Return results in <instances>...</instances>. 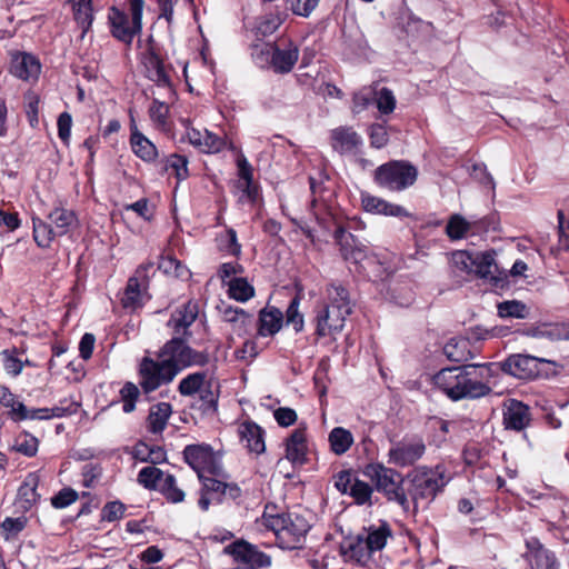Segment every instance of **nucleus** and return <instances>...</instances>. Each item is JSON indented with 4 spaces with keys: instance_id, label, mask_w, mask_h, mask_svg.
Wrapping results in <instances>:
<instances>
[{
    "instance_id": "1",
    "label": "nucleus",
    "mask_w": 569,
    "mask_h": 569,
    "mask_svg": "<svg viewBox=\"0 0 569 569\" xmlns=\"http://www.w3.org/2000/svg\"><path fill=\"white\" fill-rule=\"evenodd\" d=\"M495 363H468L447 367L433 377V385L450 400L479 399L492 391L490 380L495 376Z\"/></svg>"
},
{
    "instance_id": "2",
    "label": "nucleus",
    "mask_w": 569,
    "mask_h": 569,
    "mask_svg": "<svg viewBox=\"0 0 569 569\" xmlns=\"http://www.w3.org/2000/svg\"><path fill=\"white\" fill-rule=\"evenodd\" d=\"M443 466L435 467L421 465L406 473L408 485L406 492L413 512H418L420 507L428 508L435 499L443 492L449 483Z\"/></svg>"
},
{
    "instance_id": "3",
    "label": "nucleus",
    "mask_w": 569,
    "mask_h": 569,
    "mask_svg": "<svg viewBox=\"0 0 569 569\" xmlns=\"http://www.w3.org/2000/svg\"><path fill=\"white\" fill-rule=\"evenodd\" d=\"M363 475L370 479L375 489L382 493L388 501L396 502L405 511H409L410 501L403 488L406 475L403 476L398 470L379 462L368 463L363 469Z\"/></svg>"
},
{
    "instance_id": "4",
    "label": "nucleus",
    "mask_w": 569,
    "mask_h": 569,
    "mask_svg": "<svg viewBox=\"0 0 569 569\" xmlns=\"http://www.w3.org/2000/svg\"><path fill=\"white\" fill-rule=\"evenodd\" d=\"M263 518L266 527L276 533L283 549L300 548L311 528L309 521L302 515L296 512L264 515Z\"/></svg>"
},
{
    "instance_id": "5",
    "label": "nucleus",
    "mask_w": 569,
    "mask_h": 569,
    "mask_svg": "<svg viewBox=\"0 0 569 569\" xmlns=\"http://www.w3.org/2000/svg\"><path fill=\"white\" fill-rule=\"evenodd\" d=\"M418 169L406 160H391L379 166L373 172L377 186L388 191L400 192L413 186Z\"/></svg>"
},
{
    "instance_id": "6",
    "label": "nucleus",
    "mask_w": 569,
    "mask_h": 569,
    "mask_svg": "<svg viewBox=\"0 0 569 569\" xmlns=\"http://www.w3.org/2000/svg\"><path fill=\"white\" fill-rule=\"evenodd\" d=\"M143 6V0H130L131 19L118 8H110L108 20L112 37L126 44H131L134 36L142 30Z\"/></svg>"
},
{
    "instance_id": "7",
    "label": "nucleus",
    "mask_w": 569,
    "mask_h": 569,
    "mask_svg": "<svg viewBox=\"0 0 569 569\" xmlns=\"http://www.w3.org/2000/svg\"><path fill=\"white\" fill-rule=\"evenodd\" d=\"M141 63L147 79L157 87L173 92L172 74L174 68L171 63H166L160 47L152 37L148 39L147 48L141 54Z\"/></svg>"
},
{
    "instance_id": "8",
    "label": "nucleus",
    "mask_w": 569,
    "mask_h": 569,
    "mask_svg": "<svg viewBox=\"0 0 569 569\" xmlns=\"http://www.w3.org/2000/svg\"><path fill=\"white\" fill-rule=\"evenodd\" d=\"M179 373V368L162 358L154 360L144 357L139 367L140 387L144 393L157 390L162 385H168Z\"/></svg>"
},
{
    "instance_id": "9",
    "label": "nucleus",
    "mask_w": 569,
    "mask_h": 569,
    "mask_svg": "<svg viewBox=\"0 0 569 569\" xmlns=\"http://www.w3.org/2000/svg\"><path fill=\"white\" fill-rule=\"evenodd\" d=\"M183 460L188 463L198 475L208 472L212 476H222L223 468L217 460L214 451L210 445L194 443L188 445L183 449Z\"/></svg>"
},
{
    "instance_id": "10",
    "label": "nucleus",
    "mask_w": 569,
    "mask_h": 569,
    "mask_svg": "<svg viewBox=\"0 0 569 569\" xmlns=\"http://www.w3.org/2000/svg\"><path fill=\"white\" fill-rule=\"evenodd\" d=\"M426 451L427 447L421 437H405L389 449L388 462L399 468H415V465L425 456Z\"/></svg>"
},
{
    "instance_id": "11",
    "label": "nucleus",
    "mask_w": 569,
    "mask_h": 569,
    "mask_svg": "<svg viewBox=\"0 0 569 569\" xmlns=\"http://www.w3.org/2000/svg\"><path fill=\"white\" fill-rule=\"evenodd\" d=\"M340 307L339 310L330 308L326 305H319L315 308L313 323L316 326V336L323 338L327 336H336L345 328L348 316V309Z\"/></svg>"
},
{
    "instance_id": "12",
    "label": "nucleus",
    "mask_w": 569,
    "mask_h": 569,
    "mask_svg": "<svg viewBox=\"0 0 569 569\" xmlns=\"http://www.w3.org/2000/svg\"><path fill=\"white\" fill-rule=\"evenodd\" d=\"M473 260L471 274L486 280L493 288L502 289L507 284L508 276L499 269L493 252H475Z\"/></svg>"
},
{
    "instance_id": "13",
    "label": "nucleus",
    "mask_w": 569,
    "mask_h": 569,
    "mask_svg": "<svg viewBox=\"0 0 569 569\" xmlns=\"http://www.w3.org/2000/svg\"><path fill=\"white\" fill-rule=\"evenodd\" d=\"M224 552L232 556L236 562L253 569L268 568L271 565L270 556L244 540H237L227 546Z\"/></svg>"
},
{
    "instance_id": "14",
    "label": "nucleus",
    "mask_w": 569,
    "mask_h": 569,
    "mask_svg": "<svg viewBox=\"0 0 569 569\" xmlns=\"http://www.w3.org/2000/svg\"><path fill=\"white\" fill-rule=\"evenodd\" d=\"M542 358L529 355H511L505 361L498 363L501 371L518 379H532L539 375V363Z\"/></svg>"
},
{
    "instance_id": "15",
    "label": "nucleus",
    "mask_w": 569,
    "mask_h": 569,
    "mask_svg": "<svg viewBox=\"0 0 569 569\" xmlns=\"http://www.w3.org/2000/svg\"><path fill=\"white\" fill-rule=\"evenodd\" d=\"M333 238L340 247L341 256L346 261L359 264L363 260L371 259L370 249L360 242L352 233L339 226L335 230Z\"/></svg>"
},
{
    "instance_id": "16",
    "label": "nucleus",
    "mask_w": 569,
    "mask_h": 569,
    "mask_svg": "<svg viewBox=\"0 0 569 569\" xmlns=\"http://www.w3.org/2000/svg\"><path fill=\"white\" fill-rule=\"evenodd\" d=\"M286 458L293 466H303L308 458L307 427L301 425L286 439Z\"/></svg>"
},
{
    "instance_id": "17",
    "label": "nucleus",
    "mask_w": 569,
    "mask_h": 569,
    "mask_svg": "<svg viewBox=\"0 0 569 569\" xmlns=\"http://www.w3.org/2000/svg\"><path fill=\"white\" fill-rule=\"evenodd\" d=\"M198 315V302L189 300L171 313L168 326L172 328L176 335L190 336L189 328L196 321Z\"/></svg>"
},
{
    "instance_id": "18",
    "label": "nucleus",
    "mask_w": 569,
    "mask_h": 569,
    "mask_svg": "<svg viewBox=\"0 0 569 569\" xmlns=\"http://www.w3.org/2000/svg\"><path fill=\"white\" fill-rule=\"evenodd\" d=\"M199 480L201 489L198 506L202 511H207L211 503L223 502L224 481L204 475H200Z\"/></svg>"
},
{
    "instance_id": "19",
    "label": "nucleus",
    "mask_w": 569,
    "mask_h": 569,
    "mask_svg": "<svg viewBox=\"0 0 569 569\" xmlns=\"http://www.w3.org/2000/svg\"><path fill=\"white\" fill-rule=\"evenodd\" d=\"M238 433L249 452L261 455L266 451L264 430L254 421L242 422L238 428Z\"/></svg>"
},
{
    "instance_id": "20",
    "label": "nucleus",
    "mask_w": 569,
    "mask_h": 569,
    "mask_svg": "<svg viewBox=\"0 0 569 569\" xmlns=\"http://www.w3.org/2000/svg\"><path fill=\"white\" fill-rule=\"evenodd\" d=\"M184 337L177 335L162 347L160 352V358L166 362L176 365L179 372L186 368V361L190 356V347L187 345Z\"/></svg>"
},
{
    "instance_id": "21",
    "label": "nucleus",
    "mask_w": 569,
    "mask_h": 569,
    "mask_svg": "<svg viewBox=\"0 0 569 569\" xmlns=\"http://www.w3.org/2000/svg\"><path fill=\"white\" fill-rule=\"evenodd\" d=\"M529 407L518 400H510L503 410V426L508 430L521 431L529 426Z\"/></svg>"
},
{
    "instance_id": "22",
    "label": "nucleus",
    "mask_w": 569,
    "mask_h": 569,
    "mask_svg": "<svg viewBox=\"0 0 569 569\" xmlns=\"http://www.w3.org/2000/svg\"><path fill=\"white\" fill-rule=\"evenodd\" d=\"M361 203L365 211L370 213L397 218L409 217V212L402 206L388 202L382 198L369 193L361 196Z\"/></svg>"
},
{
    "instance_id": "23",
    "label": "nucleus",
    "mask_w": 569,
    "mask_h": 569,
    "mask_svg": "<svg viewBox=\"0 0 569 569\" xmlns=\"http://www.w3.org/2000/svg\"><path fill=\"white\" fill-rule=\"evenodd\" d=\"M283 313L277 307H266L259 311L258 335L272 337L278 333L283 325Z\"/></svg>"
},
{
    "instance_id": "24",
    "label": "nucleus",
    "mask_w": 569,
    "mask_h": 569,
    "mask_svg": "<svg viewBox=\"0 0 569 569\" xmlns=\"http://www.w3.org/2000/svg\"><path fill=\"white\" fill-rule=\"evenodd\" d=\"M130 144L133 153L144 162H154L159 157L157 147L138 130L133 120L131 123Z\"/></svg>"
},
{
    "instance_id": "25",
    "label": "nucleus",
    "mask_w": 569,
    "mask_h": 569,
    "mask_svg": "<svg viewBox=\"0 0 569 569\" xmlns=\"http://www.w3.org/2000/svg\"><path fill=\"white\" fill-rule=\"evenodd\" d=\"M298 58L299 49L292 42H289L284 48L274 44L270 67L278 73H288L293 69Z\"/></svg>"
},
{
    "instance_id": "26",
    "label": "nucleus",
    "mask_w": 569,
    "mask_h": 569,
    "mask_svg": "<svg viewBox=\"0 0 569 569\" xmlns=\"http://www.w3.org/2000/svg\"><path fill=\"white\" fill-rule=\"evenodd\" d=\"M40 482V477L37 472H29L23 482L20 485L17 495V503L23 511H28L40 499L37 489Z\"/></svg>"
},
{
    "instance_id": "27",
    "label": "nucleus",
    "mask_w": 569,
    "mask_h": 569,
    "mask_svg": "<svg viewBox=\"0 0 569 569\" xmlns=\"http://www.w3.org/2000/svg\"><path fill=\"white\" fill-rule=\"evenodd\" d=\"M221 317L224 322H228L232 327V331L239 337L244 336L249 332L252 325L253 317L242 308L226 306L220 309Z\"/></svg>"
},
{
    "instance_id": "28",
    "label": "nucleus",
    "mask_w": 569,
    "mask_h": 569,
    "mask_svg": "<svg viewBox=\"0 0 569 569\" xmlns=\"http://www.w3.org/2000/svg\"><path fill=\"white\" fill-rule=\"evenodd\" d=\"M41 70L39 60L30 53H20L12 59L11 73L19 79H37Z\"/></svg>"
},
{
    "instance_id": "29",
    "label": "nucleus",
    "mask_w": 569,
    "mask_h": 569,
    "mask_svg": "<svg viewBox=\"0 0 569 569\" xmlns=\"http://www.w3.org/2000/svg\"><path fill=\"white\" fill-rule=\"evenodd\" d=\"M363 538L367 545V549L373 555L377 551L382 550L388 539L392 536V530L387 521H381L379 526L371 525L368 528H363Z\"/></svg>"
},
{
    "instance_id": "30",
    "label": "nucleus",
    "mask_w": 569,
    "mask_h": 569,
    "mask_svg": "<svg viewBox=\"0 0 569 569\" xmlns=\"http://www.w3.org/2000/svg\"><path fill=\"white\" fill-rule=\"evenodd\" d=\"M341 553L349 560L357 563H366L371 558V552L367 549L363 533L357 535L355 538H349L341 543Z\"/></svg>"
},
{
    "instance_id": "31",
    "label": "nucleus",
    "mask_w": 569,
    "mask_h": 569,
    "mask_svg": "<svg viewBox=\"0 0 569 569\" xmlns=\"http://www.w3.org/2000/svg\"><path fill=\"white\" fill-rule=\"evenodd\" d=\"M470 340L465 337L450 338L443 346V355L453 362H467L473 358Z\"/></svg>"
},
{
    "instance_id": "32",
    "label": "nucleus",
    "mask_w": 569,
    "mask_h": 569,
    "mask_svg": "<svg viewBox=\"0 0 569 569\" xmlns=\"http://www.w3.org/2000/svg\"><path fill=\"white\" fill-rule=\"evenodd\" d=\"M50 224L52 226L58 237L67 234L73 227L77 226V217L72 210L66 208H56L49 216Z\"/></svg>"
},
{
    "instance_id": "33",
    "label": "nucleus",
    "mask_w": 569,
    "mask_h": 569,
    "mask_svg": "<svg viewBox=\"0 0 569 569\" xmlns=\"http://www.w3.org/2000/svg\"><path fill=\"white\" fill-rule=\"evenodd\" d=\"M332 147L340 153L350 152L361 143L359 134L351 128H337L331 132Z\"/></svg>"
},
{
    "instance_id": "34",
    "label": "nucleus",
    "mask_w": 569,
    "mask_h": 569,
    "mask_svg": "<svg viewBox=\"0 0 569 569\" xmlns=\"http://www.w3.org/2000/svg\"><path fill=\"white\" fill-rule=\"evenodd\" d=\"M171 412L172 408L168 402H159L152 406L148 416L149 431L152 433L162 432L167 427Z\"/></svg>"
},
{
    "instance_id": "35",
    "label": "nucleus",
    "mask_w": 569,
    "mask_h": 569,
    "mask_svg": "<svg viewBox=\"0 0 569 569\" xmlns=\"http://www.w3.org/2000/svg\"><path fill=\"white\" fill-rule=\"evenodd\" d=\"M133 457L141 462H149L151 465H159L167 460V453L162 447H150L142 441L134 446Z\"/></svg>"
},
{
    "instance_id": "36",
    "label": "nucleus",
    "mask_w": 569,
    "mask_h": 569,
    "mask_svg": "<svg viewBox=\"0 0 569 569\" xmlns=\"http://www.w3.org/2000/svg\"><path fill=\"white\" fill-rule=\"evenodd\" d=\"M328 441L331 451L337 456H342L351 448L355 440L352 433L349 430L342 427H335L329 432Z\"/></svg>"
},
{
    "instance_id": "37",
    "label": "nucleus",
    "mask_w": 569,
    "mask_h": 569,
    "mask_svg": "<svg viewBox=\"0 0 569 569\" xmlns=\"http://www.w3.org/2000/svg\"><path fill=\"white\" fill-rule=\"evenodd\" d=\"M227 284L229 297L239 302H246L254 296V288L248 282L246 278H231Z\"/></svg>"
},
{
    "instance_id": "38",
    "label": "nucleus",
    "mask_w": 569,
    "mask_h": 569,
    "mask_svg": "<svg viewBox=\"0 0 569 569\" xmlns=\"http://www.w3.org/2000/svg\"><path fill=\"white\" fill-rule=\"evenodd\" d=\"M328 302L326 306L339 310L340 307L348 309V313L352 312V305L349 298L348 290L341 286L332 283L327 288Z\"/></svg>"
},
{
    "instance_id": "39",
    "label": "nucleus",
    "mask_w": 569,
    "mask_h": 569,
    "mask_svg": "<svg viewBox=\"0 0 569 569\" xmlns=\"http://www.w3.org/2000/svg\"><path fill=\"white\" fill-rule=\"evenodd\" d=\"M73 2V12L77 23L82 28V37L91 27L93 13L91 0H71Z\"/></svg>"
},
{
    "instance_id": "40",
    "label": "nucleus",
    "mask_w": 569,
    "mask_h": 569,
    "mask_svg": "<svg viewBox=\"0 0 569 569\" xmlns=\"http://www.w3.org/2000/svg\"><path fill=\"white\" fill-rule=\"evenodd\" d=\"M33 239L41 248H49L52 240L58 237L50 223L42 221L40 218H33Z\"/></svg>"
},
{
    "instance_id": "41",
    "label": "nucleus",
    "mask_w": 569,
    "mask_h": 569,
    "mask_svg": "<svg viewBox=\"0 0 569 569\" xmlns=\"http://www.w3.org/2000/svg\"><path fill=\"white\" fill-rule=\"evenodd\" d=\"M301 297L297 293L289 302L286 310V323L292 326L296 333H299L305 328V317L299 311Z\"/></svg>"
},
{
    "instance_id": "42",
    "label": "nucleus",
    "mask_w": 569,
    "mask_h": 569,
    "mask_svg": "<svg viewBox=\"0 0 569 569\" xmlns=\"http://www.w3.org/2000/svg\"><path fill=\"white\" fill-rule=\"evenodd\" d=\"M140 278L133 276L129 278L124 295L122 298V305L124 308L134 309L141 305V283Z\"/></svg>"
},
{
    "instance_id": "43",
    "label": "nucleus",
    "mask_w": 569,
    "mask_h": 569,
    "mask_svg": "<svg viewBox=\"0 0 569 569\" xmlns=\"http://www.w3.org/2000/svg\"><path fill=\"white\" fill-rule=\"evenodd\" d=\"M372 492L373 488L369 483L359 479H355L348 495H350L353 498L355 503L359 506H372Z\"/></svg>"
},
{
    "instance_id": "44",
    "label": "nucleus",
    "mask_w": 569,
    "mask_h": 569,
    "mask_svg": "<svg viewBox=\"0 0 569 569\" xmlns=\"http://www.w3.org/2000/svg\"><path fill=\"white\" fill-rule=\"evenodd\" d=\"M206 372H194L183 378L178 387L180 395L192 396L202 389V385L206 380Z\"/></svg>"
},
{
    "instance_id": "45",
    "label": "nucleus",
    "mask_w": 569,
    "mask_h": 569,
    "mask_svg": "<svg viewBox=\"0 0 569 569\" xmlns=\"http://www.w3.org/2000/svg\"><path fill=\"white\" fill-rule=\"evenodd\" d=\"M163 170L171 169L178 180H184L188 177V159L184 156L172 153L163 161Z\"/></svg>"
},
{
    "instance_id": "46",
    "label": "nucleus",
    "mask_w": 569,
    "mask_h": 569,
    "mask_svg": "<svg viewBox=\"0 0 569 569\" xmlns=\"http://www.w3.org/2000/svg\"><path fill=\"white\" fill-rule=\"evenodd\" d=\"M498 315L501 318L523 319L528 315L527 306L518 300L503 301L498 305Z\"/></svg>"
},
{
    "instance_id": "47",
    "label": "nucleus",
    "mask_w": 569,
    "mask_h": 569,
    "mask_svg": "<svg viewBox=\"0 0 569 569\" xmlns=\"http://www.w3.org/2000/svg\"><path fill=\"white\" fill-rule=\"evenodd\" d=\"M160 490L166 499L172 503L181 502L184 499V492L177 486V480L171 473L164 476Z\"/></svg>"
},
{
    "instance_id": "48",
    "label": "nucleus",
    "mask_w": 569,
    "mask_h": 569,
    "mask_svg": "<svg viewBox=\"0 0 569 569\" xmlns=\"http://www.w3.org/2000/svg\"><path fill=\"white\" fill-rule=\"evenodd\" d=\"M535 565L531 569H559L560 563L558 562L556 555L539 546L533 553Z\"/></svg>"
},
{
    "instance_id": "49",
    "label": "nucleus",
    "mask_w": 569,
    "mask_h": 569,
    "mask_svg": "<svg viewBox=\"0 0 569 569\" xmlns=\"http://www.w3.org/2000/svg\"><path fill=\"white\" fill-rule=\"evenodd\" d=\"M164 478L162 470L156 467V465L142 468L138 473V482L146 489H156L158 482Z\"/></svg>"
},
{
    "instance_id": "50",
    "label": "nucleus",
    "mask_w": 569,
    "mask_h": 569,
    "mask_svg": "<svg viewBox=\"0 0 569 569\" xmlns=\"http://www.w3.org/2000/svg\"><path fill=\"white\" fill-rule=\"evenodd\" d=\"M158 269L164 274L176 278H184L189 274V270L179 260L170 256L160 258Z\"/></svg>"
},
{
    "instance_id": "51",
    "label": "nucleus",
    "mask_w": 569,
    "mask_h": 569,
    "mask_svg": "<svg viewBox=\"0 0 569 569\" xmlns=\"http://www.w3.org/2000/svg\"><path fill=\"white\" fill-rule=\"evenodd\" d=\"M194 407L204 415L214 413L218 407V395L210 387L202 388L199 391V399Z\"/></svg>"
},
{
    "instance_id": "52",
    "label": "nucleus",
    "mask_w": 569,
    "mask_h": 569,
    "mask_svg": "<svg viewBox=\"0 0 569 569\" xmlns=\"http://www.w3.org/2000/svg\"><path fill=\"white\" fill-rule=\"evenodd\" d=\"M274 44L272 43H256L251 48V57L257 66L260 68L270 67L272 60Z\"/></svg>"
},
{
    "instance_id": "53",
    "label": "nucleus",
    "mask_w": 569,
    "mask_h": 569,
    "mask_svg": "<svg viewBox=\"0 0 569 569\" xmlns=\"http://www.w3.org/2000/svg\"><path fill=\"white\" fill-rule=\"evenodd\" d=\"M375 102L381 114H389L393 112L396 108L395 94L386 87L375 92Z\"/></svg>"
},
{
    "instance_id": "54",
    "label": "nucleus",
    "mask_w": 569,
    "mask_h": 569,
    "mask_svg": "<svg viewBox=\"0 0 569 569\" xmlns=\"http://www.w3.org/2000/svg\"><path fill=\"white\" fill-rule=\"evenodd\" d=\"M140 390L133 382H126L120 389V397L123 402L122 410L126 413H130L136 409V402L139 398Z\"/></svg>"
},
{
    "instance_id": "55",
    "label": "nucleus",
    "mask_w": 569,
    "mask_h": 569,
    "mask_svg": "<svg viewBox=\"0 0 569 569\" xmlns=\"http://www.w3.org/2000/svg\"><path fill=\"white\" fill-rule=\"evenodd\" d=\"M469 229V223L459 214L450 218L446 227V233L451 240L461 239Z\"/></svg>"
},
{
    "instance_id": "56",
    "label": "nucleus",
    "mask_w": 569,
    "mask_h": 569,
    "mask_svg": "<svg viewBox=\"0 0 569 569\" xmlns=\"http://www.w3.org/2000/svg\"><path fill=\"white\" fill-rule=\"evenodd\" d=\"M38 445H39V441L36 437L24 433V435H20L16 439V443H14L13 448L18 452H20L27 457H33V456H36V453L38 451Z\"/></svg>"
},
{
    "instance_id": "57",
    "label": "nucleus",
    "mask_w": 569,
    "mask_h": 569,
    "mask_svg": "<svg viewBox=\"0 0 569 569\" xmlns=\"http://www.w3.org/2000/svg\"><path fill=\"white\" fill-rule=\"evenodd\" d=\"M371 147L376 149L383 148L389 141V134L382 123H373L368 129Z\"/></svg>"
},
{
    "instance_id": "58",
    "label": "nucleus",
    "mask_w": 569,
    "mask_h": 569,
    "mask_svg": "<svg viewBox=\"0 0 569 569\" xmlns=\"http://www.w3.org/2000/svg\"><path fill=\"white\" fill-rule=\"evenodd\" d=\"M473 257L475 252L456 251L452 253L451 262L457 270L471 274L472 266H475Z\"/></svg>"
},
{
    "instance_id": "59",
    "label": "nucleus",
    "mask_w": 569,
    "mask_h": 569,
    "mask_svg": "<svg viewBox=\"0 0 569 569\" xmlns=\"http://www.w3.org/2000/svg\"><path fill=\"white\" fill-rule=\"evenodd\" d=\"M320 0H287L291 11L300 17L308 18L318 7Z\"/></svg>"
},
{
    "instance_id": "60",
    "label": "nucleus",
    "mask_w": 569,
    "mask_h": 569,
    "mask_svg": "<svg viewBox=\"0 0 569 569\" xmlns=\"http://www.w3.org/2000/svg\"><path fill=\"white\" fill-rule=\"evenodd\" d=\"M78 499V492L72 488H63L51 498V505L57 509L67 508Z\"/></svg>"
},
{
    "instance_id": "61",
    "label": "nucleus",
    "mask_w": 569,
    "mask_h": 569,
    "mask_svg": "<svg viewBox=\"0 0 569 569\" xmlns=\"http://www.w3.org/2000/svg\"><path fill=\"white\" fill-rule=\"evenodd\" d=\"M124 511L126 507L122 502L118 500L111 501L103 507L101 518L102 520L112 522L121 519L124 515Z\"/></svg>"
},
{
    "instance_id": "62",
    "label": "nucleus",
    "mask_w": 569,
    "mask_h": 569,
    "mask_svg": "<svg viewBox=\"0 0 569 569\" xmlns=\"http://www.w3.org/2000/svg\"><path fill=\"white\" fill-rule=\"evenodd\" d=\"M168 113V106L158 99H153L149 108V114L151 120L160 126H163L167 122Z\"/></svg>"
},
{
    "instance_id": "63",
    "label": "nucleus",
    "mask_w": 569,
    "mask_h": 569,
    "mask_svg": "<svg viewBox=\"0 0 569 569\" xmlns=\"http://www.w3.org/2000/svg\"><path fill=\"white\" fill-rule=\"evenodd\" d=\"M1 356L3 357V367L6 371L13 377H18L23 369L22 361L14 357L9 350H3Z\"/></svg>"
},
{
    "instance_id": "64",
    "label": "nucleus",
    "mask_w": 569,
    "mask_h": 569,
    "mask_svg": "<svg viewBox=\"0 0 569 569\" xmlns=\"http://www.w3.org/2000/svg\"><path fill=\"white\" fill-rule=\"evenodd\" d=\"M273 417L280 427H289L297 421V412L289 407H279L273 411Z\"/></svg>"
}]
</instances>
